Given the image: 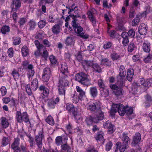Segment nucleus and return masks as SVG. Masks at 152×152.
<instances>
[{
    "label": "nucleus",
    "instance_id": "obj_12",
    "mask_svg": "<svg viewBox=\"0 0 152 152\" xmlns=\"http://www.w3.org/2000/svg\"><path fill=\"white\" fill-rule=\"evenodd\" d=\"M59 101V99L58 97H57L55 101L53 99H49L48 100V105L50 108H54L55 107V105L58 103Z\"/></svg>",
    "mask_w": 152,
    "mask_h": 152
},
{
    "label": "nucleus",
    "instance_id": "obj_11",
    "mask_svg": "<svg viewBox=\"0 0 152 152\" xmlns=\"http://www.w3.org/2000/svg\"><path fill=\"white\" fill-rule=\"evenodd\" d=\"M44 137V135L42 132H40L38 135L36 136L35 140L37 145L39 148H41L42 145V140Z\"/></svg>",
    "mask_w": 152,
    "mask_h": 152
},
{
    "label": "nucleus",
    "instance_id": "obj_36",
    "mask_svg": "<svg viewBox=\"0 0 152 152\" xmlns=\"http://www.w3.org/2000/svg\"><path fill=\"white\" fill-rule=\"evenodd\" d=\"M45 36L44 32L42 31H40L35 36V38L37 39H41L43 38Z\"/></svg>",
    "mask_w": 152,
    "mask_h": 152
},
{
    "label": "nucleus",
    "instance_id": "obj_5",
    "mask_svg": "<svg viewBox=\"0 0 152 152\" xmlns=\"http://www.w3.org/2000/svg\"><path fill=\"white\" fill-rule=\"evenodd\" d=\"M66 78H62L59 81L58 86L59 94L60 95H64L65 90L64 87L68 86V82Z\"/></svg>",
    "mask_w": 152,
    "mask_h": 152
},
{
    "label": "nucleus",
    "instance_id": "obj_64",
    "mask_svg": "<svg viewBox=\"0 0 152 152\" xmlns=\"http://www.w3.org/2000/svg\"><path fill=\"white\" fill-rule=\"evenodd\" d=\"M112 43L111 42H108L104 44V48L105 49H108L111 47Z\"/></svg>",
    "mask_w": 152,
    "mask_h": 152
},
{
    "label": "nucleus",
    "instance_id": "obj_53",
    "mask_svg": "<svg viewBox=\"0 0 152 152\" xmlns=\"http://www.w3.org/2000/svg\"><path fill=\"white\" fill-rule=\"evenodd\" d=\"M127 33L128 36L131 37H133L135 35V32L133 30L131 29Z\"/></svg>",
    "mask_w": 152,
    "mask_h": 152
},
{
    "label": "nucleus",
    "instance_id": "obj_22",
    "mask_svg": "<svg viewBox=\"0 0 152 152\" xmlns=\"http://www.w3.org/2000/svg\"><path fill=\"white\" fill-rule=\"evenodd\" d=\"M28 64L29 62L28 61H23L22 64L23 68L25 69H33V67L32 65L29 64Z\"/></svg>",
    "mask_w": 152,
    "mask_h": 152
},
{
    "label": "nucleus",
    "instance_id": "obj_42",
    "mask_svg": "<svg viewBox=\"0 0 152 152\" xmlns=\"http://www.w3.org/2000/svg\"><path fill=\"white\" fill-rule=\"evenodd\" d=\"M9 142V139L7 138L4 137L2 139L1 144L3 146H5L8 144Z\"/></svg>",
    "mask_w": 152,
    "mask_h": 152
},
{
    "label": "nucleus",
    "instance_id": "obj_26",
    "mask_svg": "<svg viewBox=\"0 0 152 152\" xmlns=\"http://www.w3.org/2000/svg\"><path fill=\"white\" fill-rule=\"evenodd\" d=\"M76 90L77 92L79 93L80 96L82 97L85 96V92L78 86H76Z\"/></svg>",
    "mask_w": 152,
    "mask_h": 152
},
{
    "label": "nucleus",
    "instance_id": "obj_25",
    "mask_svg": "<svg viewBox=\"0 0 152 152\" xmlns=\"http://www.w3.org/2000/svg\"><path fill=\"white\" fill-rule=\"evenodd\" d=\"M19 139L18 138H17L15 139L14 142L11 145V148L13 149L17 148H19L18 145H19Z\"/></svg>",
    "mask_w": 152,
    "mask_h": 152
},
{
    "label": "nucleus",
    "instance_id": "obj_29",
    "mask_svg": "<svg viewBox=\"0 0 152 152\" xmlns=\"http://www.w3.org/2000/svg\"><path fill=\"white\" fill-rule=\"evenodd\" d=\"M12 74L13 76L14 79L15 80H18L20 77V75L18 72L15 69L13 70L12 72Z\"/></svg>",
    "mask_w": 152,
    "mask_h": 152
},
{
    "label": "nucleus",
    "instance_id": "obj_24",
    "mask_svg": "<svg viewBox=\"0 0 152 152\" xmlns=\"http://www.w3.org/2000/svg\"><path fill=\"white\" fill-rule=\"evenodd\" d=\"M21 52L23 56V57H26L29 54L28 48L26 46H24L22 48Z\"/></svg>",
    "mask_w": 152,
    "mask_h": 152
},
{
    "label": "nucleus",
    "instance_id": "obj_31",
    "mask_svg": "<svg viewBox=\"0 0 152 152\" xmlns=\"http://www.w3.org/2000/svg\"><path fill=\"white\" fill-rule=\"evenodd\" d=\"M65 138H65L63 139L61 136H58L57 137L56 139V144L57 145H61V144H64V139Z\"/></svg>",
    "mask_w": 152,
    "mask_h": 152
},
{
    "label": "nucleus",
    "instance_id": "obj_28",
    "mask_svg": "<svg viewBox=\"0 0 152 152\" xmlns=\"http://www.w3.org/2000/svg\"><path fill=\"white\" fill-rule=\"evenodd\" d=\"M74 43V39L71 37H68L66 40V43L67 45H73Z\"/></svg>",
    "mask_w": 152,
    "mask_h": 152
},
{
    "label": "nucleus",
    "instance_id": "obj_2",
    "mask_svg": "<svg viewBox=\"0 0 152 152\" xmlns=\"http://www.w3.org/2000/svg\"><path fill=\"white\" fill-rule=\"evenodd\" d=\"M96 115L94 117H91L87 118L86 122L88 125H90L92 124V123L97 122L99 120H102L104 117V113L100 110L99 109L96 111Z\"/></svg>",
    "mask_w": 152,
    "mask_h": 152
},
{
    "label": "nucleus",
    "instance_id": "obj_15",
    "mask_svg": "<svg viewBox=\"0 0 152 152\" xmlns=\"http://www.w3.org/2000/svg\"><path fill=\"white\" fill-rule=\"evenodd\" d=\"M141 136L139 133H137L133 137V141L132 143V145H135L137 144L140 141Z\"/></svg>",
    "mask_w": 152,
    "mask_h": 152
},
{
    "label": "nucleus",
    "instance_id": "obj_39",
    "mask_svg": "<svg viewBox=\"0 0 152 152\" xmlns=\"http://www.w3.org/2000/svg\"><path fill=\"white\" fill-rule=\"evenodd\" d=\"M49 58L51 64H55L57 62L56 58L53 55H50L49 57Z\"/></svg>",
    "mask_w": 152,
    "mask_h": 152
},
{
    "label": "nucleus",
    "instance_id": "obj_19",
    "mask_svg": "<svg viewBox=\"0 0 152 152\" xmlns=\"http://www.w3.org/2000/svg\"><path fill=\"white\" fill-rule=\"evenodd\" d=\"M38 80L36 78L34 79L31 83V87L34 91L36 90L38 87Z\"/></svg>",
    "mask_w": 152,
    "mask_h": 152
},
{
    "label": "nucleus",
    "instance_id": "obj_41",
    "mask_svg": "<svg viewBox=\"0 0 152 152\" xmlns=\"http://www.w3.org/2000/svg\"><path fill=\"white\" fill-rule=\"evenodd\" d=\"M1 31L3 34H6L10 31L9 27L7 26H4L1 28Z\"/></svg>",
    "mask_w": 152,
    "mask_h": 152
},
{
    "label": "nucleus",
    "instance_id": "obj_10",
    "mask_svg": "<svg viewBox=\"0 0 152 152\" xmlns=\"http://www.w3.org/2000/svg\"><path fill=\"white\" fill-rule=\"evenodd\" d=\"M66 109L69 112L72 113L75 117L77 119V110L76 108H75L72 104L67 103L66 104Z\"/></svg>",
    "mask_w": 152,
    "mask_h": 152
},
{
    "label": "nucleus",
    "instance_id": "obj_46",
    "mask_svg": "<svg viewBox=\"0 0 152 152\" xmlns=\"http://www.w3.org/2000/svg\"><path fill=\"white\" fill-rule=\"evenodd\" d=\"M104 17L106 21L107 22V24L108 26V30L107 31V32L108 33L109 29H110V27L111 26V25L109 23V22H110V19L108 17L107 15L106 14H105L104 15Z\"/></svg>",
    "mask_w": 152,
    "mask_h": 152
},
{
    "label": "nucleus",
    "instance_id": "obj_50",
    "mask_svg": "<svg viewBox=\"0 0 152 152\" xmlns=\"http://www.w3.org/2000/svg\"><path fill=\"white\" fill-rule=\"evenodd\" d=\"M46 23L45 21L41 20L38 23V26L39 28H42L45 26Z\"/></svg>",
    "mask_w": 152,
    "mask_h": 152
},
{
    "label": "nucleus",
    "instance_id": "obj_7",
    "mask_svg": "<svg viewBox=\"0 0 152 152\" xmlns=\"http://www.w3.org/2000/svg\"><path fill=\"white\" fill-rule=\"evenodd\" d=\"M87 108L91 111H97L98 110L100 109L101 103L98 102L95 104L92 102H90L87 103L86 106Z\"/></svg>",
    "mask_w": 152,
    "mask_h": 152
},
{
    "label": "nucleus",
    "instance_id": "obj_8",
    "mask_svg": "<svg viewBox=\"0 0 152 152\" xmlns=\"http://www.w3.org/2000/svg\"><path fill=\"white\" fill-rule=\"evenodd\" d=\"M146 13V11H145V12L142 13H139L136 15V17L132 21V25L133 26H135L138 25L140 22V19L146 17L147 15Z\"/></svg>",
    "mask_w": 152,
    "mask_h": 152
},
{
    "label": "nucleus",
    "instance_id": "obj_40",
    "mask_svg": "<svg viewBox=\"0 0 152 152\" xmlns=\"http://www.w3.org/2000/svg\"><path fill=\"white\" fill-rule=\"evenodd\" d=\"M94 63L92 61H84L83 63V66H92L93 67Z\"/></svg>",
    "mask_w": 152,
    "mask_h": 152
},
{
    "label": "nucleus",
    "instance_id": "obj_49",
    "mask_svg": "<svg viewBox=\"0 0 152 152\" xmlns=\"http://www.w3.org/2000/svg\"><path fill=\"white\" fill-rule=\"evenodd\" d=\"M115 94L117 96H119L122 94V89L121 88H119L115 91H114Z\"/></svg>",
    "mask_w": 152,
    "mask_h": 152
},
{
    "label": "nucleus",
    "instance_id": "obj_51",
    "mask_svg": "<svg viewBox=\"0 0 152 152\" xmlns=\"http://www.w3.org/2000/svg\"><path fill=\"white\" fill-rule=\"evenodd\" d=\"M152 59V55L149 54L145 58L144 61L145 63H148L150 62Z\"/></svg>",
    "mask_w": 152,
    "mask_h": 152
},
{
    "label": "nucleus",
    "instance_id": "obj_62",
    "mask_svg": "<svg viewBox=\"0 0 152 152\" xmlns=\"http://www.w3.org/2000/svg\"><path fill=\"white\" fill-rule=\"evenodd\" d=\"M50 68H46L44 70L43 74L46 75H50Z\"/></svg>",
    "mask_w": 152,
    "mask_h": 152
},
{
    "label": "nucleus",
    "instance_id": "obj_43",
    "mask_svg": "<svg viewBox=\"0 0 152 152\" xmlns=\"http://www.w3.org/2000/svg\"><path fill=\"white\" fill-rule=\"evenodd\" d=\"M33 69H28L27 74L28 78L29 79L30 78L33 77L34 73V71Z\"/></svg>",
    "mask_w": 152,
    "mask_h": 152
},
{
    "label": "nucleus",
    "instance_id": "obj_1",
    "mask_svg": "<svg viewBox=\"0 0 152 152\" xmlns=\"http://www.w3.org/2000/svg\"><path fill=\"white\" fill-rule=\"evenodd\" d=\"M126 107L123 104H113L112 105L110 113L111 116H113L117 111L119 115L124 116L126 113Z\"/></svg>",
    "mask_w": 152,
    "mask_h": 152
},
{
    "label": "nucleus",
    "instance_id": "obj_61",
    "mask_svg": "<svg viewBox=\"0 0 152 152\" xmlns=\"http://www.w3.org/2000/svg\"><path fill=\"white\" fill-rule=\"evenodd\" d=\"M50 75H46L43 74L42 79L43 81L47 82L48 81L49 79Z\"/></svg>",
    "mask_w": 152,
    "mask_h": 152
},
{
    "label": "nucleus",
    "instance_id": "obj_27",
    "mask_svg": "<svg viewBox=\"0 0 152 152\" xmlns=\"http://www.w3.org/2000/svg\"><path fill=\"white\" fill-rule=\"evenodd\" d=\"M45 121L51 125L54 124V121L53 117L51 115L48 116L45 119Z\"/></svg>",
    "mask_w": 152,
    "mask_h": 152
},
{
    "label": "nucleus",
    "instance_id": "obj_4",
    "mask_svg": "<svg viewBox=\"0 0 152 152\" xmlns=\"http://www.w3.org/2000/svg\"><path fill=\"white\" fill-rule=\"evenodd\" d=\"M72 25L74 31L77 33V35L84 39H87L88 38V35L86 34H84V32L83 30V28L76 24V21L75 20L72 21Z\"/></svg>",
    "mask_w": 152,
    "mask_h": 152
},
{
    "label": "nucleus",
    "instance_id": "obj_9",
    "mask_svg": "<svg viewBox=\"0 0 152 152\" xmlns=\"http://www.w3.org/2000/svg\"><path fill=\"white\" fill-rule=\"evenodd\" d=\"M148 29V26L146 24L141 23L138 27V32L140 34L145 35L147 33Z\"/></svg>",
    "mask_w": 152,
    "mask_h": 152
},
{
    "label": "nucleus",
    "instance_id": "obj_54",
    "mask_svg": "<svg viewBox=\"0 0 152 152\" xmlns=\"http://www.w3.org/2000/svg\"><path fill=\"white\" fill-rule=\"evenodd\" d=\"M108 132L109 134L113 133L115 130L114 126L113 124L108 129Z\"/></svg>",
    "mask_w": 152,
    "mask_h": 152
},
{
    "label": "nucleus",
    "instance_id": "obj_37",
    "mask_svg": "<svg viewBox=\"0 0 152 152\" xmlns=\"http://www.w3.org/2000/svg\"><path fill=\"white\" fill-rule=\"evenodd\" d=\"M13 4L15 6V9H18L21 6V2L20 0H13Z\"/></svg>",
    "mask_w": 152,
    "mask_h": 152
},
{
    "label": "nucleus",
    "instance_id": "obj_52",
    "mask_svg": "<svg viewBox=\"0 0 152 152\" xmlns=\"http://www.w3.org/2000/svg\"><path fill=\"white\" fill-rule=\"evenodd\" d=\"M112 143L111 142H108L106 145V150L107 151H108L110 150L112 146Z\"/></svg>",
    "mask_w": 152,
    "mask_h": 152
},
{
    "label": "nucleus",
    "instance_id": "obj_48",
    "mask_svg": "<svg viewBox=\"0 0 152 152\" xmlns=\"http://www.w3.org/2000/svg\"><path fill=\"white\" fill-rule=\"evenodd\" d=\"M72 100L73 102L75 103H77L79 101V97L77 95L74 94L72 97Z\"/></svg>",
    "mask_w": 152,
    "mask_h": 152
},
{
    "label": "nucleus",
    "instance_id": "obj_57",
    "mask_svg": "<svg viewBox=\"0 0 152 152\" xmlns=\"http://www.w3.org/2000/svg\"><path fill=\"white\" fill-rule=\"evenodd\" d=\"M49 93V90L47 88H46L43 91L42 94V97L44 98L45 97L48 96Z\"/></svg>",
    "mask_w": 152,
    "mask_h": 152
},
{
    "label": "nucleus",
    "instance_id": "obj_63",
    "mask_svg": "<svg viewBox=\"0 0 152 152\" xmlns=\"http://www.w3.org/2000/svg\"><path fill=\"white\" fill-rule=\"evenodd\" d=\"M44 44L46 47H49L51 45V43L49 42L47 39H44L43 41Z\"/></svg>",
    "mask_w": 152,
    "mask_h": 152
},
{
    "label": "nucleus",
    "instance_id": "obj_55",
    "mask_svg": "<svg viewBox=\"0 0 152 152\" xmlns=\"http://www.w3.org/2000/svg\"><path fill=\"white\" fill-rule=\"evenodd\" d=\"M0 91L2 96L5 95L7 93L6 88L4 86H2L1 87Z\"/></svg>",
    "mask_w": 152,
    "mask_h": 152
},
{
    "label": "nucleus",
    "instance_id": "obj_34",
    "mask_svg": "<svg viewBox=\"0 0 152 152\" xmlns=\"http://www.w3.org/2000/svg\"><path fill=\"white\" fill-rule=\"evenodd\" d=\"M102 134L103 133L102 132H99L97 133L95 137L97 141H100L103 140L104 138Z\"/></svg>",
    "mask_w": 152,
    "mask_h": 152
},
{
    "label": "nucleus",
    "instance_id": "obj_58",
    "mask_svg": "<svg viewBox=\"0 0 152 152\" xmlns=\"http://www.w3.org/2000/svg\"><path fill=\"white\" fill-rule=\"evenodd\" d=\"M8 54L9 57H12L13 56V50L12 48H10L8 50Z\"/></svg>",
    "mask_w": 152,
    "mask_h": 152
},
{
    "label": "nucleus",
    "instance_id": "obj_35",
    "mask_svg": "<svg viewBox=\"0 0 152 152\" xmlns=\"http://www.w3.org/2000/svg\"><path fill=\"white\" fill-rule=\"evenodd\" d=\"M90 91L91 94L93 97L96 96L97 94V91L96 88L95 87L91 88Z\"/></svg>",
    "mask_w": 152,
    "mask_h": 152
},
{
    "label": "nucleus",
    "instance_id": "obj_14",
    "mask_svg": "<svg viewBox=\"0 0 152 152\" xmlns=\"http://www.w3.org/2000/svg\"><path fill=\"white\" fill-rule=\"evenodd\" d=\"M151 79H147L145 80L143 78L140 79V82L141 85L145 88H148L151 86Z\"/></svg>",
    "mask_w": 152,
    "mask_h": 152
},
{
    "label": "nucleus",
    "instance_id": "obj_38",
    "mask_svg": "<svg viewBox=\"0 0 152 152\" xmlns=\"http://www.w3.org/2000/svg\"><path fill=\"white\" fill-rule=\"evenodd\" d=\"M13 39V44L15 45H19L21 42V39L19 37H14Z\"/></svg>",
    "mask_w": 152,
    "mask_h": 152
},
{
    "label": "nucleus",
    "instance_id": "obj_3",
    "mask_svg": "<svg viewBox=\"0 0 152 152\" xmlns=\"http://www.w3.org/2000/svg\"><path fill=\"white\" fill-rule=\"evenodd\" d=\"M75 79L82 84L87 86L91 84L87 75L83 72L77 74L75 75Z\"/></svg>",
    "mask_w": 152,
    "mask_h": 152
},
{
    "label": "nucleus",
    "instance_id": "obj_6",
    "mask_svg": "<svg viewBox=\"0 0 152 152\" xmlns=\"http://www.w3.org/2000/svg\"><path fill=\"white\" fill-rule=\"evenodd\" d=\"M16 117L17 121L19 123H21L23 121L27 122L29 121L28 115L26 112L21 113L20 112H17Z\"/></svg>",
    "mask_w": 152,
    "mask_h": 152
},
{
    "label": "nucleus",
    "instance_id": "obj_33",
    "mask_svg": "<svg viewBox=\"0 0 152 152\" xmlns=\"http://www.w3.org/2000/svg\"><path fill=\"white\" fill-rule=\"evenodd\" d=\"M88 14L89 18L92 21L93 25L94 26L96 23V19L93 16L92 13L90 11L88 12Z\"/></svg>",
    "mask_w": 152,
    "mask_h": 152
},
{
    "label": "nucleus",
    "instance_id": "obj_20",
    "mask_svg": "<svg viewBox=\"0 0 152 152\" xmlns=\"http://www.w3.org/2000/svg\"><path fill=\"white\" fill-rule=\"evenodd\" d=\"M100 90L101 94L102 96L104 97H106L108 96L109 93V91L106 86L101 88L100 89Z\"/></svg>",
    "mask_w": 152,
    "mask_h": 152
},
{
    "label": "nucleus",
    "instance_id": "obj_32",
    "mask_svg": "<svg viewBox=\"0 0 152 152\" xmlns=\"http://www.w3.org/2000/svg\"><path fill=\"white\" fill-rule=\"evenodd\" d=\"M94 70L97 72L100 73L101 72L102 69L99 65L97 63H95L93 64L92 67Z\"/></svg>",
    "mask_w": 152,
    "mask_h": 152
},
{
    "label": "nucleus",
    "instance_id": "obj_47",
    "mask_svg": "<svg viewBox=\"0 0 152 152\" xmlns=\"http://www.w3.org/2000/svg\"><path fill=\"white\" fill-rule=\"evenodd\" d=\"M135 48L134 44L133 43H130L128 47V50L129 52H132Z\"/></svg>",
    "mask_w": 152,
    "mask_h": 152
},
{
    "label": "nucleus",
    "instance_id": "obj_18",
    "mask_svg": "<svg viewBox=\"0 0 152 152\" xmlns=\"http://www.w3.org/2000/svg\"><path fill=\"white\" fill-rule=\"evenodd\" d=\"M122 139L123 141V144L128 146L129 143L130 139L127 134L125 133H123Z\"/></svg>",
    "mask_w": 152,
    "mask_h": 152
},
{
    "label": "nucleus",
    "instance_id": "obj_17",
    "mask_svg": "<svg viewBox=\"0 0 152 152\" xmlns=\"http://www.w3.org/2000/svg\"><path fill=\"white\" fill-rule=\"evenodd\" d=\"M121 36L123 38L122 44L124 46H126L129 42L127 36V33L125 32H123L121 34Z\"/></svg>",
    "mask_w": 152,
    "mask_h": 152
},
{
    "label": "nucleus",
    "instance_id": "obj_13",
    "mask_svg": "<svg viewBox=\"0 0 152 152\" xmlns=\"http://www.w3.org/2000/svg\"><path fill=\"white\" fill-rule=\"evenodd\" d=\"M59 70L63 75L67 77L68 72V67L65 63L61 64V67L59 68Z\"/></svg>",
    "mask_w": 152,
    "mask_h": 152
},
{
    "label": "nucleus",
    "instance_id": "obj_30",
    "mask_svg": "<svg viewBox=\"0 0 152 152\" xmlns=\"http://www.w3.org/2000/svg\"><path fill=\"white\" fill-rule=\"evenodd\" d=\"M1 124L4 128H5L9 125V123L5 118L2 117L1 118Z\"/></svg>",
    "mask_w": 152,
    "mask_h": 152
},
{
    "label": "nucleus",
    "instance_id": "obj_16",
    "mask_svg": "<svg viewBox=\"0 0 152 152\" xmlns=\"http://www.w3.org/2000/svg\"><path fill=\"white\" fill-rule=\"evenodd\" d=\"M116 148L119 149L120 152H124L125 150L127 148L128 146L121 144L120 142H118L116 144Z\"/></svg>",
    "mask_w": 152,
    "mask_h": 152
},
{
    "label": "nucleus",
    "instance_id": "obj_44",
    "mask_svg": "<svg viewBox=\"0 0 152 152\" xmlns=\"http://www.w3.org/2000/svg\"><path fill=\"white\" fill-rule=\"evenodd\" d=\"M67 142V139L65 138L64 139V144L61 146V149L64 150L65 152L68 150V147L67 145L66 144Z\"/></svg>",
    "mask_w": 152,
    "mask_h": 152
},
{
    "label": "nucleus",
    "instance_id": "obj_23",
    "mask_svg": "<svg viewBox=\"0 0 152 152\" xmlns=\"http://www.w3.org/2000/svg\"><path fill=\"white\" fill-rule=\"evenodd\" d=\"M142 49L145 52H149L150 49V43L148 42L143 43L142 46Z\"/></svg>",
    "mask_w": 152,
    "mask_h": 152
},
{
    "label": "nucleus",
    "instance_id": "obj_56",
    "mask_svg": "<svg viewBox=\"0 0 152 152\" xmlns=\"http://www.w3.org/2000/svg\"><path fill=\"white\" fill-rule=\"evenodd\" d=\"M34 43L36 47L39 50V49L42 47V45H41L39 42L37 40L35 41Z\"/></svg>",
    "mask_w": 152,
    "mask_h": 152
},
{
    "label": "nucleus",
    "instance_id": "obj_59",
    "mask_svg": "<svg viewBox=\"0 0 152 152\" xmlns=\"http://www.w3.org/2000/svg\"><path fill=\"white\" fill-rule=\"evenodd\" d=\"M108 62V60L107 58H103L101 60V63L102 65H107Z\"/></svg>",
    "mask_w": 152,
    "mask_h": 152
},
{
    "label": "nucleus",
    "instance_id": "obj_21",
    "mask_svg": "<svg viewBox=\"0 0 152 152\" xmlns=\"http://www.w3.org/2000/svg\"><path fill=\"white\" fill-rule=\"evenodd\" d=\"M61 26L58 24L55 25L52 28V31L55 34H57L61 32Z\"/></svg>",
    "mask_w": 152,
    "mask_h": 152
},
{
    "label": "nucleus",
    "instance_id": "obj_45",
    "mask_svg": "<svg viewBox=\"0 0 152 152\" xmlns=\"http://www.w3.org/2000/svg\"><path fill=\"white\" fill-rule=\"evenodd\" d=\"M111 57L113 60H115L119 59L120 56L117 53H114L111 54Z\"/></svg>",
    "mask_w": 152,
    "mask_h": 152
},
{
    "label": "nucleus",
    "instance_id": "obj_60",
    "mask_svg": "<svg viewBox=\"0 0 152 152\" xmlns=\"http://www.w3.org/2000/svg\"><path fill=\"white\" fill-rule=\"evenodd\" d=\"M112 124L111 123V122L108 121L104 124L103 126L104 128L107 129L110 126H112Z\"/></svg>",
    "mask_w": 152,
    "mask_h": 152
}]
</instances>
